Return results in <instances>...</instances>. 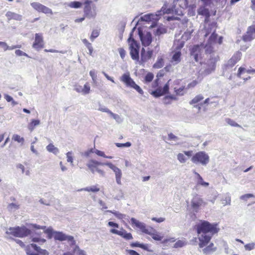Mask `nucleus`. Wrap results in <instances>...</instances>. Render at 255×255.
Returning a JSON list of instances; mask_svg holds the SVG:
<instances>
[{"label": "nucleus", "instance_id": "f257e3e1", "mask_svg": "<svg viewBox=\"0 0 255 255\" xmlns=\"http://www.w3.org/2000/svg\"><path fill=\"white\" fill-rule=\"evenodd\" d=\"M46 226H41L36 224H30L28 228L25 226L16 227L15 228H10L6 232L7 234L11 235L14 237L18 238H23L33 234L36 230H44V232L47 234L48 238L50 239L54 238L55 240L60 241H67L70 246L71 252L75 255H85L84 251L81 250L79 247L76 245V242L74 237L71 236L66 235L61 232L54 231L51 228H48L46 229Z\"/></svg>", "mask_w": 255, "mask_h": 255}, {"label": "nucleus", "instance_id": "f8f14e48", "mask_svg": "<svg viewBox=\"0 0 255 255\" xmlns=\"http://www.w3.org/2000/svg\"><path fill=\"white\" fill-rule=\"evenodd\" d=\"M138 30V35L141 41L142 44L144 46H147L150 45L152 41L151 34L149 32H147L143 34L142 31Z\"/></svg>", "mask_w": 255, "mask_h": 255}, {"label": "nucleus", "instance_id": "2eb2a0df", "mask_svg": "<svg viewBox=\"0 0 255 255\" xmlns=\"http://www.w3.org/2000/svg\"><path fill=\"white\" fill-rule=\"evenodd\" d=\"M110 232L113 234L120 236L126 240H130L133 239L131 234L130 233H128L125 230H124L123 229H122L121 231L112 229L110 230Z\"/></svg>", "mask_w": 255, "mask_h": 255}, {"label": "nucleus", "instance_id": "412c9836", "mask_svg": "<svg viewBox=\"0 0 255 255\" xmlns=\"http://www.w3.org/2000/svg\"><path fill=\"white\" fill-rule=\"evenodd\" d=\"M130 222L132 225H134L143 233L146 228V225L144 223L139 222L134 218H131Z\"/></svg>", "mask_w": 255, "mask_h": 255}, {"label": "nucleus", "instance_id": "e2e57ef3", "mask_svg": "<svg viewBox=\"0 0 255 255\" xmlns=\"http://www.w3.org/2000/svg\"><path fill=\"white\" fill-rule=\"evenodd\" d=\"M247 70L243 67H240L238 70V72L237 73V76L239 78H241V74L243 73L246 72Z\"/></svg>", "mask_w": 255, "mask_h": 255}, {"label": "nucleus", "instance_id": "de8ad7c7", "mask_svg": "<svg viewBox=\"0 0 255 255\" xmlns=\"http://www.w3.org/2000/svg\"><path fill=\"white\" fill-rule=\"evenodd\" d=\"M227 123L230 125V126L232 127H240L241 126L238 124L237 123H236L233 120H231L230 119H226Z\"/></svg>", "mask_w": 255, "mask_h": 255}, {"label": "nucleus", "instance_id": "338daca9", "mask_svg": "<svg viewBox=\"0 0 255 255\" xmlns=\"http://www.w3.org/2000/svg\"><path fill=\"white\" fill-rule=\"evenodd\" d=\"M197 84V82L196 80H194L191 83H189L186 87V89H188L194 87Z\"/></svg>", "mask_w": 255, "mask_h": 255}, {"label": "nucleus", "instance_id": "1a4fd4ad", "mask_svg": "<svg viewBox=\"0 0 255 255\" xmlns=\"http://www.w3.org/2000/svg\"><path fill=\"white\" fill-rule=\"evenodd\" d=\"M27 255H48V252L45 250L41 249L35 244H31L26 248Z\"/></svg>", "mask_w": 255, "mask_h": 255}, {"label": "nucleus", "instance_id": "052dcab7", "mask_svg": "<svg viewBox=\"0 0 255 255\" xmlns=\"http://www.w3.org/2000/svg\"><path fill=\"white\" fill-rule=\"evenodd\" d=\"M82 90L83 93L84 94H87L90 92V87L87 84H86L84 85V88H83Z\"/></svg>", "mask_w": 255, "mask_h": 255}, {"label": "nucleus", "instance_id": "680f3d73", "mask_svg": "<svg viewBox=\"0 0 255 255\" xmlns=\"http://www.w3.org/2000/svg\"><path fill=\"white\" fill-rule=\"evenodd\" d=\"M168 139L170 140L177 141L178 140V137L175 136L172 133H170L168 134Z\"/></svg>", "mask_w": 255, "mask_h": 255}, {"label": "nucleus", "instance_id": "72a5a7b5", "mask_svg": "<svg viewBox=\"0 0 255 255\" xmlns=\"http://www.w3.org/2000/svg\"><path fill=\"white\" fill-rule=\"evenodd\" d=\"M82 3L80 1H74L68 4V6L75 8H78L81 7Z\"/></svg>", "mask_w": 255, "mask_h": 255}, {"label": "nucleus", "instance_id": "f3484780", "mask_svg": "<svg viewBox=\"0 0 255 255\" xmlns=\"http://www.w3.org/2000/svg\"><path fill=\"white\" fill-rule=\"evenodd\" d=\"M242 55V54L241 52H237L229 60L227 66L230 67L234 66L241 59Z\"/></svg>", "mask_w": 255, "mask_h": 255}, {"label": "nucleus", "instance_id": "a18cd8bd", "mask_svg": "<svg viewBox=\"0 0 255 255\" xmlns=\"http://www.w3.org/2000/svg\"><path fill=\"white\" fill-rule=\"evenodd\" d=\"M185 242L181 240H178L174 245V248H178L183 247L185 245Z\"/></svg>", "mask_w": 255, "mask_h": 255}, {"label": "nucleus", "instance_id": "58836bf2", "mask_svg": "<svg viewBox=\"0 0 255 255\" xmlns=\"http://www.w3.org/2000/svg\"><path fill=\"white\" fill-rule=\"evenodd\" d=\"M7 208L9 211L14 212L19 208V205L15 203H10L8 205Z\"/></svg>", "mask_w": 255, "mask_h": 255}, {"label": "nucleus", "instance_id": "c85d7f7f", "mask_svg": "<svg viewBox=\"0 0 255 255\" xmlns=\"http://www.w3.org/2000/svg\"><path fill=\"white\" fill-rule=\"evenodd\" d=\"M164 65V60L161 57H158L156 62L154 64L153 67L154 68L159 69L162 67Z\"/></svg>", "mask_w": 255, "mask_h": 255}, {"label": "nucleus", "instance_id": "6e6552de", "mask_svg": "<svg viewBox=\"0 0 255 255\" xmlns=\"http://www.w3.org/2000/svg\"><path fill=\"white\" fill-rule=\"evenodd\" d=\"M121 80L127 86L135 89L140 94L142 95L143 94V90L130 78L128 73L124 74L121 78Z\"/></svg>", "mask_w": 255, "mask_h": 255}, {"label": "nucleus", "instance_id": "a878e982", "mask_svg": "<svg viewBox=\"0 0 255 255\" xmlns=\"http://www.w3.org/2000/svg\"><path fill=\"white\" fill-rule=\"evenodd\" d=\"M46 148L48 151L51 152L55 155H57L59 152V149L57 147H55L52 143L49 144Z\"/></svg>", "mask_w": 255, "mask_h": 255}, {"label": "nucleus", "instance_id": "ea45409f", "mask_svg": "<svg viewBox=\"0 0 255 255\" xmlns=\"http://www.w3.org/2000/svg\"><path fill=\"white\" fill-rule=\"evenodd\" d=\"M31 5L34 9L40 12L41 10V8H42L43 5L39 2H34L31 3Z\"/></svg>", "mask_w": 255, "mask_h": 255}, {"label": "nucleus", "instance_id": "4c0bfd02", "mask_svg": "<svg viewBox=\"0 0 255 255\" xmlns=\"http://www.w3.org/2000/svg\"><path fill=\"white\" fill-rule=\"evenodd\" d=\"M12 139L15 141H17L19 143H21V144H23L24 139L23 137H20L18 134H14L12 136Z\"/></svg>", "mask_w": 255, "mask_h": 255}, {"label": "nucleus", "instance_id": "49530a36", "mask_svg": "<svg viewBox=\"0 0 255 255\" xmlns=\"http://www.w3.org/2000/svg\"><path fill=\"white\" fill-rule=\"evenodd\" d=\"M41 10L40 12H43L45 14H52V10L48 8V7H46L44 5H43L42 7V8H41Z\"/></svg>", "mask_w": 255, "mask_h": 255}, {"label": "nucleus", "instance_id": "3c124183", "mask_svg": "<svg viewBox=\"0 0 255 255\" xmlns=\"http://www.w3.org/2000/svg\"><path fill=\"white\" fill-rule=\"evenodd\" d=\"M166 29L163 27H158L156 30L155 34L157 35L165 33L166 32Z\"/></svg>", "mask_w": 255, "mask_h": 255}, {"label": "nucleus", "instance_id": "f704fd0d", "mask_svg": "<svg viewBox=\"0 0 255 255\" xmlns=\"http://www.w3.org/2000/svg\"><path fill=\"white\" fill-rule=\"evenodd\" d=\"M108 212H110L112 214H113L117 218L119 219H123L125 218L126 216V215L122 214L120 213L119 212L116 211H111V210H108L107 211Z\"/></svg>", "mask_w": 255, "mask_h": 255}, {"label": "nucleus", "instance_id": "5fc2aeb1", "mask_svg": "<svg viewBox=\"0 0 255 255\" xmlns=\"http://www.w3.org/2000/svg\"><path fill=\"white\" fill-rule=\"evenodd\" d=\"M153 77L154 75L152 73H148L145 77V81L147 82H150L152 80Z\"/></svg>", "mask_w": 255, "mask_h": 255}, {"label": "nucleus", "instance_id": "473e14b6", "mask_svg": "<svg viewBox=\"0 0 255 255\" xmlns=\"http://www.w3.org/2000/svg\"><path fill=\"white\" fill-rule=\"evenodd\" d=\"M83 190L86 191H88V192L91 191V192H96L99 191L100 190V189L95 186H93L92 187H86L85 188H82V189L79 190V191H83Z\"/></svg>", "mask_w": 255, "mask_h": 255}, {"label": "nucleus", "instance_id": "7ed1b4c3", "mask_svg": "<svg viewBox=\"0 0 255 255\" xmlns=\"http://www.w3.org/2000/svg\"><path fill=\"white\" fill-rule=\"evenodd\" d=\"M173 5L171 8H166V6L164 4L160 10L157 11L156 15L157 16H161L164 13H175L178 15L183 14V11L181 9H184L188 7V0H174Z\"/></svg>", "mask_w": 255, "mask_h": 255}, {"label": "nucleus", "instance_id": "603ef678", "mask_svg": "<svg viewBox=\"0 0 255 255\" xmlns=\"http://www.w3.org/2000/svg\"><path fill=\"white\" fill-rule=\"evenodd\" d=\"M252 197H254V195L253 194L248 193L242 195L240 197V199L243 200L247 201L248 199Z\"/></svg>", "mask_w": 255, "mask_h": 255}, {"label": "nucleus", "instance_id": "4be33fe9", "mask_svg": "<svg viewBox=\"0 0 255 255\" xmlns=\"http://www.w3.org/2000/svg\"><path fill=\"white\" fill-rule=\"evenodd\" d=\"M157 13V12H156ZM155 16L156 17L155 18H153L154 14L150 13V14H145L142 16H141L138 20L139 21H151L152 19H158L159 17L160 16H157L156 14H155Z\"/></svg>", "mask_w": 255, "mask_h": 255}, {"label": "nucleus", "instance_id": "ddd939ff", "mask_svg": "<svg viewBox=\"0 0 255 255\" xmlns=\"http://www.w3.org/2000/svg\"><path fill=\"white\" fill-rule=\"evenodd\" d=\"M44 46L43 39L41 33H36L35 41L32 45V47L37 50H39Z\"/></svg>", "mask_w": 255, "mask_h": 255}, {"label": "nucleus", "instance_id": "dca6fc26", "mask_svg": "<svg viewBox=\"0 0 255 255\" xmlns=\"http://www.w3.org/2000/svg\"><path fill=\"white\" fill-rule=\"evenodd\" d=\"M255 24L250 26L247 33L243 36V39L245 41H250L255 38Z\"/></svg>", "mask_w": 255, "mask_h": 255}, {"label": "nucleus", "instance_id": "f03ea898", "mask_svg": "<svg viewBox=\"0 0 255 255\" xmlns=\"http://www.w3.org/2000/svg\"><path fill=\"white\" fill-rule=\"evenodd\" d=\"M217 224H211L206 221H202L196 225L198 234H201L198 238L200 248L206 246L211 240L212 236L219 232V229L217 228Z\"/></svg>", "mask_w": 255, "mask_h": 255}, {"label": "nucleus", "instance_id": "a211bd4d", "mask_svg": "<svg viewBox=\"0 0 255 255\" xmlns=\"http://www.w3.org/2000/svg\"><path fill=\"white\" fill-rule=\"evenodd\" d=\"M5 16H6L8 21L11 19L21 21L22 19V16L21 15L10 11H7L5 14Z\"/></svg>", "mask_w": 255, "mask_h": 255}, {"label": "nucleus", "instance_id": "393cba45", "mask_svg": "<svg viewBox=\"0 0 255 255\" xmlns=\"http://www.w3.org/2000/svg\"><path fill=\"white\" fill-rule=\"evenodd\" d=\"M197 12L198 14L201 15L205 16L206 17H209L210 13L208 8H206L205 6L200 7L198 10Z\"/></svg>", "mask_w": 255, "mask_h": 255}, {"label": "nucleus", "instance_id": "7c9ffc66", "mask_svg": "<svg viewBox=\"0 0 255 255\" xmlns=\"http://www.w3.org/2000/svg\"><path fill=\"white\" fill-rule=\"evenodd\" d=\"M212 43L207 42L205 46L203 48L205 49V52L206 54H210V55H213L215 56L213 54H212L213 51V48L212 46Z\"/></svg>", "mask_w": 255, "mask_h": 255}, {"label": "nucleus", "instance_id": "37998d69", "mask_svg": "<svg viewBox=\"0 0 255 255\" xmlns=\"http://www.w3.org/2000/svg\"><path fill=\"white\" fill-rule=\"evenodd\" d=\"M99 107L98 109V110L103 112L107 113L109 115H110V114L111 113L112 111H110L108 108H107L105 106H102L100 104H99Z\"/></svg>", "mask_w": 255, "mask_h": 255}, {"label": "nucleus", "instance_id": "4d7b16f0", "mask_svg": "<svg viewBox=\"0 0 255 255\" xmlns=\"http://www.w3.org/2000/svg\"><path fill=\"white\" fill-rule=\"evenodd\" d=\"M185 89L184 87H181L179 89H176L175 88V92L177 95L182 96L184 95V90Z\"/></svg>", "mask_w": 255, "mask_h": 255}, {"label": "nucleus", "instance_id": "2f4dec72", "mask_svg": "<svg viewBox=\"0 0 255 255\" xmlns=\"http://www.w3.org/2000/svg\"><path fill=\"white\" fill-rule=\"evenodd\" d=\"M181 52L179 51L175 52L172 56V60L175 64L178 63L180 61Z\"/></svg>", "mask_w": 255, "mask_h": 255}, {"label": "nucleus", "instance_id": "bb28decb", "mask_svg": "<svg viewBox=\"0 0 255 255\" xmlns=\"http://www.w3.org/2000/svg\"><path fill=\"white\" fill-rule=\"evenodd\" d=\"M40 124V121L39 120L33 119L31 122L28 124V128L32 131L35 128V127L37 126Z\"/></svg>", "mask_w": 255, "mask_h": 255}, {"label": "nucleus", "instance_id": "aec40b11", "mask_svg": "<svg viewBox=\"0 0 255 255\" xmlns=\"http://www.w3.org/2000/svg\"><path fill=\"white\" fill-rule=\"evenodd\" d=\"M112 170L114 172L115 174L116 182L118 184L121 185V178L122 176V170L115 165L113 168H112Z\"/></svg>", "mask_w": 255, "mask_h": 255}, {"label": "nucleus", "instance_id": "09e8293b", "mask_svg": "<svg viewBox=\"0 0 255 255\" xmlns=\"http://www.w3.org/2000/svg\"><path fill=\"white\" fill-rule=\"evenodd\" d=\"M32 241L38 243L39 245L42 244L46 242V240L44 239H41L37 237L32 238Z\"/></svg>", "mask_w": 255, "mask_h": 255}, {"label": "nucleus", "instance_id": "6e6d98bb", "mask_svg": "<svg viewBox=\"0 0 255 255\" xmlns=\"http://www.w3.org/2000/svg\"><path fill=\"white\" fill-rule=\"evenodd\" d=\"M155 231H156L154 230L152 228L148 227L147 228H145L143 233L149 235L151 236V235Z\"/></svg>", "mask_w": 255, "mask_h": 255}, {"label": "nucleus", "instance_id": "6ab92c4d", "mask_svg": "<svg viewBox=\"0 0 255 255\" xmlns=\"http://www.w3.org/2000/svg\"><path fill=\"white\" fill-rule=\"evenodd\" d=\"M84 12L85 16L89 19L95 18L96 16V12L95 10H92L91 7L88 5L85 6Z\"/></svg>", "mask_w": 255, "mask_h": 255}, {"label": "nucleus", "instance_id": "4468645a", "mask_svg": "<svg viewBox=\"0 0 255 255\" xmlns=\"http://www.w3.org/2000/svg\"><path fill=\"white\" fill-rule=\"evenodd\" d=\"M169 85L166 83L163 88H158L155 90L152 91L151 94L154 97L158 98L167 93L169 91Z\"/></svg>", "mask_w": 255, "mask_h": 255}, {"label": "nucleus", "instance_id": "bf43d9fd", "mask_svg": "<svg viewBox=\"0 0 255 255\" xmlns=\"http://www.w3.org/2000/svg\"><path fill=\"white\" fill-rule=\"evenodd\" d=\"M231 202V197L227 196L225 197V199L223 200V204L224 206L226 205H230Z\"/></svg>", "mask_w": 255, "mask_h": 255}, {"label": "nucleus", "instance_id": "c9c22d12", "mask_svg": "<svg viewBox=\"0 0 255 255\" xmlns=\"http://www.w3.org/2000/svg\"><path fill=\"white\" fill-rule=\"evenodd\" d=\"M116 121L120 124L123 122V119L121 117V116L118 114H114L112 112L110 115Z\"/></svg>", "mask_w": 255, "mask_h": 255}, {"label": "nucleus", "instance_id": "c03bdc74", "mask_svg": "<svg viewBox=\"0 0 255 255\" xmlns=\"http://www.w3.org/2000/svg\"><path fill=\"white\" fill-rule=\"evenodd\" d=\"M218 35L215 32H213L210 36L208 42L213 43L216 42Z\"/></svg>", "mask_w": 255, "mask_h": 255}, {"label": "nucleus", "instance_id": "20e7f679", "mask_svg": "<svg viewBox=\"0 0 255 255\" xmlns=\"http://www.w3.org/2000/svg\"><path fill=\"white\" fill-rule=\"evenodd\" d=\"M207 57V59L204 62H200L205 75H209L215 70L217 61V58L213 55H208Z\"/></svg>", "mask_w": 255, "mask_h": 255}, {"label": "nucleus", "instance_id": "9b49d317", "mask_svg": "<svg viewBox=\"0 0 255 255\" xmlns=\"http://www.w3.org/2000/svg\"><path fill=\"white\" fill-rule=\"evenodd\" d=\"M86 165L88 166L89 169L90 170V171L93 173H94V167H95L96 166L98 165H106L108 166L111 169L112 168L114 167L115 165L112 164L111 162H99L97 160H94V159H91L86 164Z\"/></svg>", "mask_w": 255, "mask_h": 255}, {"label": "nucleus", "instance_id": "9d476101", "mask_svg": "<svg viewBox=\"0 0 255 255\" xmlns=\"http://www.w3.org/2000/svg\"><path fill=\"white\" fill-rule=\"evenodd\" d=\"M204 52V48L202 45H194L191 50V56L196 62L199 61L202 57Z\"/></svg>", "mask_w": 255, "mask_h": 255}, {"label": "nucleus", "instance_id": "cd10ccee", "mask_svg": "<svg viewBox=\"0 0 255 255\" xmlns=\"http://www.w3.org/2000/svg\"><path fill=\"white\" fill-rule=\"evenodd\" d=\"M130 246L132 248L139 247L145 251H148V245L146 244H140L139 242L132 243L130 244Z\"/></svg>", "mask_w": 255, "mask_h": 255}, {"label": "nucleus", "instance_id": "c756f323", "mask_svg": "<svg viewBox=\"0 0 255 255\" xmlns=\"http://www.w3.org/2000/svg\"><path fill=\"white\" fill-rule=\"evenodd\" d=\"M214 247V244L213 243H211L208 247L204 248L203 250V252L204 254H208L210 253V252H214L216 251V248H213Z\"/></svg>", "mask_w": 255, "mask_h": 255}, {"label": "nucleus", "instance_id": "864d4df0", "mask_svg": "<svg viewBox=\"0 0 255 255\" xmlns=\"http://www.w3.org/2000/svg\"><path fill=\"white\" fill-rule=\"evenodd\" d=\"M99 35V31L98 30H94L90 37L92 41H93L95 38H97Z\"/></svg>", "mask_w": 255, "mask_h": 255}, {"label": "nucleus", "instance_id": "774afa93", "mask_svg": "<svg viewBox=\"0 0 255 255\" xmlns=\"http://www.w3.org/2000/svg\"><path fill=\"white\" fill-rule=\"evenodd\" d=\"M119 53L121 57L124 59L126 56V51L122 48H121L119 49Z\"/></svg>", "mask_w": 255, "mask_h": 255}, {"label": "nucleus", "instance_id": "0e129e2a", "mask_svg": "<svg viewBox=\"0 0 255 255\" xmlns=\"http://www.w3.org/2000/svg\"><path fill=\"white\" fill-rule=\"evenodd\" d=\"M15 53L17 56H25L26 57H28V55L26 53L23 52L20 50H16L15 51Z\"/></svg>", "mask_w": 255, "mask_h": 255}, {"label": "nucleus", "instance_id": "e433bc0d", "mask_svg": "<svg viewBox=\"0 0 255 255\" xmlns=\"http://www.w3.org/2000/svg\"><path fill=\"white\" fill-rule=\"evenodd\" d=\"M204 99L203 96L202 95H198L196 96L194 99H193L190 102V104L193 105L196 104Z\"/></svg>", "mask_w": 255, "mask_h": 255}, {"label": "nucleus", "instance_id": "79ce46f5", "mask_svg": "<svg viewBox=\"0 0 255 255\" xmlns=\"http://www.w3.org/2000/svg\"><path fill=\"white\" fill-rule=\"evenodd\" d=\"M151 237L153 239L157 241H161L163 238V237L160 236L156 231L154 232Z\"/></svg>", "mask_w": 255, "mask_h": 255}, {"label": "nucleus", "instance_id": "13d9d810", "mask_svg": "<svg viewBox=\"0 0 255 255\" xmlns=\"http://www.w3.org/2000/svg\"><path fill=\"white\" fill-rule=\"evenodd\" d=\"M116 145L118 147H130L131 145L130 142H127L125 143H116Z\"/></svg>", "mask_w": 255, "mask_h": 255}, {"label": "nucleus", "instance_id": "0eeeda50", "mask_svg": "<svg viewBox=\"0 0 255 255\" xmlns=\"http://www.w3.org/2000/svg\"><path fill=\"white\" fill-rule=\"evenodd\" d=\"M207 204L200 195L197 194L193 195L191 200V207L194 212L197 213L201 206H205Z\"/></svg>", "mask_w": 255, "mask_h": 255}, {"label": "nucleus", "instance_id": "b1692460", "mask_svg": "<svg viewBox=\"0 0 255 255\" xmlns=\"http://www.w3.org/2000/svg\"><path fill=\"white\" fill-rule=\"evenodd\" d=\"M145 49L142 48L141 51V59L142 61H145L149 59H150L152 57L153 51L152 50H149L147 52L146 55H144Z\"/></svg>", "mask_w": 255, "mask_h": 255}, {"label": "nucleus", "instance_id": "5701e85b", "mask_svg": "<svg viewBox=\"0 0 255 255\" xmlns=\"http://www.w3.org/2000/svg\"><path fill=\"white\" fill-rule=\"evenodd\" d=\"M193 172L197 176V184L198 185H200L204 187H208L209 186V183L204 181L203 178L198 173L195 171H194Z\"/></svg>", "mask_w": 255, "mask_h": 255}, {"label": "nucleus", "instance_id": "39448f33", "mask_svg": "<svg viewBox=\"0 0 255 255\" xmlns=\"http://www.w3.org/2000/svg\"><path fill=\"white\" fill-rule=\"evenodd\" d=\"M129 46L130 55L131 58L134 60H139V44L132 37V33H131L128 39Z\"/></svg>", "mask_w": 255, "mask_h": 255}, {"label": "nucleus", "instance_id": "a19ab883", "mask_svg": "<svg viewBox=\"0 0 255 255\" xmlns=\"http://www.w3.org/2000/svg\"><path fill=\"white\" fill-rule=\"evenodd\" d=\"M177 159L180 163H183L186 161L187 158L186 157L185 155L184 154L182 153H179L177 155Z\"/></svg>", "mask_w": 255, "mask_h": 255}, {"label": "nucleus", "instance_id": "423d86ee", "mask_svg": "<svg viewBox=\"0 0 255 255\" xmlns=\"http://www.w3.org/2000/svg\"><path fill=\"white\" fill-rule=\"evenodd\" d=\"M191 161L195 164L206 166L209 162L210 157L206 152L202 151L196 153L192 157Z\"/></svg>", "mask_w": 255, "mask_h": 255}, {"label": "nucleus", "instance_id": "69168bd1", "mask_svg": "<svg viewBox=\"0 0 255 255\" xmlns=\"http://www.w3.org/2000/svg\"><path fill=\"white\" fill-rule=\"evenodd\" d=\"M97 166H96L95 167H94V172L95 171H97L102 176H103V177L105 176V172L103 170L98 168Z\"/></svg>", "mask_w": 255, "mask_h": 255}, {"label": "nucleus", "instance_id": "8fccbe9b", "mask_svg": "<svg viewBox=\"0 0 255 255\" xmlns=\"http://www.w3.org/2000/svg\"><path fill=\"white\" fill-rule=\"evenodd\" d=\"M255 248V243H252L246 244L245 246V249L247 251H251Z\"/></svg>", "mask_w": 255, "mask_h": 255}]
</instances>
